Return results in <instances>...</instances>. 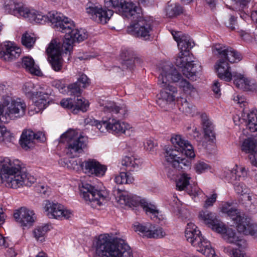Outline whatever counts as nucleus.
<instances>
[{
  "mask_svg": "<svg viewBox=\"0 0 257 257\" xmlns=\"http://www.w3.org/2000/svg\"><path fill=\"white\" fill-rule=\"evenodd\" d=\"M121 57L123 60L122 66L123 68L132 69L136 63L141 61V60L135 56L134 52L128 49L124 50L121 53Z\"/></svg>",
  "mask_w": 257,
  "mask_h": 257,
  "instance_id": "nucleus-36",
  "label": "nucleus"
},
{
  "mask_svg": "<svg viewBox=\"0 0 257 257\" xmlns=\"http://www.w3.org/2000/svg\"><path fill=\"white\" fill-rule=\"evenodd\" d=\"M103 106L102 110L105 113H110L113 114H118L121 110L118 106H117L114 102L107 101L101 104Z\"/></svg>",
  "mask_w": 257,
  "mask_h": 257,
  "instance_id": "nucleus-48",
  "label": "nucleus"
},
{
  "mask_svg": "<svg viewBox=\"0 0 257 257\" xmlns=\"http://www.w3.org/2000/svg\"><path fill=\"white\" fill-rule=\"evenodd\" d=\"M21 49L14 43L7 42L0 51V58L6 61H11L19 57Z\"/></svg>",
  "mask_w": 257,
  "mask_h": 257,
  "instance_id": "nucleus-29",
  "label": "nucleus"
},
{
  "mask_svg": "<svg viewBox=\"0 0 257 257\" xmlns=\"http://www.w3.org/2000/svg\"><path fill=\"white\" fill-rule=\"evenodd\" d=\"M220 84L218 80H215L212 86V90L216 95V97H219L220 93Z\"/></svg>",
  "mask_w": 257,
  "mask_h": 257,
  "instance_id": "nucleus-64",
  "label": "nucleus"
},
{
  "mask_svg": "<svg viewBox=\"0 0 257 257\" xmlns=\"http://www.w3.org/2000/svg\"><path fill=\"white\" fill-rule=\"evenodd\" d=\"M233 185L235 192L240 195L248 194L249 189L242 182H230Z\"/></svg>",
  "mask_w": 257,
  "mask_h": 257,
  "instance_id": "nucleus-52",
  "label": "nucleus"
},
{
  "mask_svg": "<svg viewBox=\"0 0 257 257\" xmlns=\"http://www.w3.org/2000/svg\"><path fill=\"white\" fill-rule=\"evenodd\" d=\"M21 168V163L19 160H11L8 157H0L1 172L5 177L19 173Z\"/></svg>",
  "mask_w": 257,
  "mask_h": 257,
  "instance_id": "nucleus-24",
  "label": "nucleus"
},
{
  "mask_svg": "<svg viewBox=\"0 0 257 257\" xmlns=\"http://www.w3.org/2000/svg\"><path fill=\"white\" fill-rule=\"evenodd\" d=\"M184 156L185 155L184 153L174 149L172 147H168L165 150L164 158L166 165L174 167L176 165L182 167L183 165L187 168H190V161L184 157Z\"/></svg>",
  "mask_w": 257,
  "mask_h": 257,
  "instance_id": "nucleus-17",
  "label": "nucleus"
},
{
  "mask_svg": "<svg viewBox=\"0 0 257 257\" xmlns=\"http://www.w3.org/2000/svg\"><path fill=\"white\" fill-rule=\"evenodd\" d=\"M79 189L80 195L93 208L100 206L108 195L105 190H98L87 183H82Z\"/></svg>",
  "mask_w": 257,
  "mask_h": 257,
  "instance_id": "nucleus-9",
  "label": "nucleus"
},
{
  "mask_svg": "<svg viewBox=\"0 0 257 257\" xmlns=\"http://www.w3.org/2000/svg\"><path fill=\"white\" fill-rule=\"evenodd\" d=\"M49 230V225L47 224L38 226L33 230L34 236L37 240L42 242L45 240L46 234Z\"/></svg>",
  "mask_w": 257,
  "mask_h": 257,
  "instance_id": "nucleus-46",
  "label": "nucleus"
},
{
  "mask_svg": "<svg viewBox=\"0 0 257 257\" xmlns=\"http://www.w3.org/2000/svg\"><path fill=\"white\" fill-rule=\"evenodd\" d=\"M250 0H234L231 9L236 11H243L248 5Z\"/></svg>",
  "mask_w": 257,
  "mask_h": 257,
  "instance_id": "nucleus-54",
  "label": "nucleus"
},
{
  "mask_svg": "<svg viewBox=\"0 0 257 257\" xmlns=\"http://www.w3.org/2000/svg\"><path fill=\"white\" fill-rule=\"evenodd\" d=\"M179 105V109L187 115H193L195 112V107L189 103L185 98H180L177 99Z\"/></svg>",
  "mask_w": 257,
  "mask_h": 257,
  "instance_id": "nucleus-44",
  "label": "nucleus"
},
{
  "mask_svg": "<svg viewBox=\"0 0 257 257\" xmlns=\"http://www.w3.org/2000/svg\"><path fill=\"white\" fill-rule=\"evenodd\" d=\"M115 182L118 184L132 183L134 178L130 173L127 172H120L114 179Z\"/></svg>",
  "mask_w": 257,
  "mask_h": 257,
  "instance_id": "nucleus-50",
  "label": "nucleus"
},
{
  "mask_svg": "<svg viewBox=\"0 0 257 257\" xmlns=\"http://www.w3.org/2000/svg\"><path fill=\"white\" fill-rule=\"evenodd\" d=\"M200 117L205 140L208 142H213L215 140L214 125L205 113H202Z\"/></svg>",
  "mask_w": 257,
  "mask_h": 257,
  "instance_id": "nucleus-33",
  "label": "nucleus"
},
{
  "mask_svg": "<svg viewBox=\"0 0 257 257\" xmlns=\"http://www.w3.org/2000/svg\"><path fill=\"white\" fill-rule=\"evenodd\" d=\"M241 150L246 153L257 152V138L248 137L245 139L241 143Z\"/></svg>",
  "mask_w": 257,
  "mask_h": 257,
  "instance_id": "nucleus-40",
  "label": "nucleus"
},
{
  "mask_svg": "<svg viewBox=\"0 0 257 257\" xmlns=\"http://www.w3.org/2000/svg\"><path fill=\"white\" fill-rule=\"evenodd\" d=\"M199 217L214 230L222 223L216 218L214 214L208 210L201 211L199 213Z\"/></svg>",
  "mask_w": 257,
  "mask_h": 257,
  "instance_id": "nucleus-38",
  "label": "nucleus"
},
{
  "mask_svg": "<svg viewBox=\"0 0 257 257\" xmlns=\"http://www.w3.org/2000/svg\"><path fill=\"white\" fill-rule=\"evenodd\" d=\"M60 142H67L66 154L70 157H77L86 147L87 139L78 135L74 130L70 129L62 135Z\"/></svg>",
  "mask_w": 257,
  "mask_h": 257,
  "instance_id": "nucleus-7",
  "label": "nucleus"
},
{
  "mask_svg": "<svg viewBox=\"0 0 257 257\" xmlns=\"http://www.w3.org/2000/svg\"><path fill=\"white\" fill-rule=\"evenodd\" d=\"M86 12L91 15L94 21L102 24H106L113 14L111 10H106L96 7H89L86 8Z\"/></svg>",
  "mask_w": 257,
  "mask_h": 257,
  "instance_id": "nucleus-26",
  "label": "nucleus"
},
{
  "mask_svg": "<svg viewBox=\"0 0 257 257\" xmlns=\"http://www.w3.org/2000/svg\"><path fill=\"white\" fill-rule=\"evenodd\" d=\"M6 185L8 187L17 189L23 185L30 186L36 179L35 177L25 172L19 171V173H14L5 176Z\"/></svg>",
  "mask_w": 257,
  "mask_h": 257,
  "instance_id": "nucleus-16",
  "label": "nucleus"
},
{
  "mask_svg": "<svg viewBox=\"0 0 257 257\" xmlns=\"http://www.w3.org/2000/svg\"><path fill=\"white\" fill-rule=\"evenodd\" d=\"M93 124L101 133H104L106 131L109 132L108 117L106 120H103L101 121L94 120Z\"/></svg>",
  "mask_w": 257,
  "mask_h": 257,
  "instance_id": "nucleus-59",
  "label": "nucleus"
},
{
  "mask_svg": "<svg viewBox=\"0 0 257 257\" xmlns=\"http://www.w3.org/2000/svg\"><path fill=\"white\" fill-rule=\"evenodd\" d=\"M12 138L10 133L7 131V128L4 125H0V143L10 142Z\"/></svg>",
  "mask_w": 257,
  "mask_h": 257,
  "instance_id": "nucleus-56",
  "label": "nucleus"
},
{
  "mask_svg": "<svg viewBox=\"0 0 257 257\" xmlns=\"http://www.w3.org/2000/svg\"><path fill=\"white\" fill-rule=\"evenodd\" d=\"M154 21L152 18L141 19L136 23L127 28V32L144 40H149L153 31Z\"/></svg>",
  "mask_w": 257,
  "mask_h": 257,
  "instance_id": "nucleus-14",
  "label": "nucleus"
},
{
  "mask_svg": "<svg viewBox=\"0 0 257 257\" xmlns=\"http://www.w3.org/2000/svg\"><path fill=\"white\" fill-rule=\"evenodd\" d=\"M171 141L174 149L184 153L185 156L187 157L192 158L195 157L192 146L181 136L179 135H173L171 138Z\"/></svg>",
  "mask_w": 257,
  "mask_h": 257,
  "instance_id": "nucleus-21",
  "label": "nucleus"
},
{
  "mask_svg": "<svg viewBox=\"0 0 257 257\" xmlns=\"http://www.w3.org/2000/svg\"><path fill=\"white\" fill-rule=\"evenodd\" d=\"M117 201L121 204L129 206L136 205L140 202L141 206L148 215H149L153 219L157 218L159 211L155 205L148 203L144 200H141L139 197L127 191H123L119 195Z\"/></svg>",
  "mask_w": 257,
  "mask_h": 257,
  "instance_id": "nucleus-10",
  "label": "nucleus"
},
{
  "mask_svg": "<svg viewBox=\"0 0 257 257\" xmlns=\"http://www.w3.org/2000/svg\"><path fill=\"white\" fill-rule=\"evenodd\" d=\"M37 191L45 196H49L51 193V188L45 184H39L36 186Z\"/></svg>",
  "mask_w": 257,
  "mask_h": 257,
  "instance_id": "nucleus-61",
  "label": "nucleus"
},
{
  "mask_svg": "<svg viewBox=\"0 0 257 257\" xmlns=\"http://www.w3.org/2000/svg\"><path fill=\"white\" fill-rule=\"evenodd\" d=\"M109 126V133L113 134H125L127 131L132 128L131 125L124 121L107 116Z\"/></svg>",
  "mask_w": 257,
  "mask_h": 257,
  "instance_id": "nucleus-31",
  "label": "nucleus"
},
{
  "mask_svg": "<svg viewBox=\"0 0 257 257\" xmlns=\"http://www.w3.org/2000/svg\"><path fill=\"white\" fill-rule=\"evenodd\" d=\"M166 10L167 15L169 17L176 16L182 12V8L179 4L172 3L171 2L168 3Z\"/></svg>",
  "mask_w": 257,
  "mask_h": 257,
  "instance_id": "nucleus-47",
  "label": "nucleus"
},
{
  "mask_svg": "<svg viewBox=\"0 0 257 257\" xmlns=\"http://www.w3.org/2000/svg\"><path fill=\"white\" fill-rule=\"evenodd\" d=\"M5 10L9 14L18 18H25L29 9L22 3H18L14 1H9L5 5Z\"/></svg>",
  "mask_w": 257,
  "mask_h": 257,
  "instance_id": "nucleus-32",
  "label": "nucleus"
},
{
  "mask_svg": "<svg viewBox=\"0 0 257 257\" xmlns=\"http://www.w3.org/2000/svg\"><path fill=\"white\" fill-rule=\"evenodd\" d=\"M172 35L174 39L177 42L180 51L189 52V50L194 46V42L188 35L176 31H172Z\"/></svg>",
  "mask_w": 257,
  "mask_h": 257,
  "instance_id": "nucleus-30",
  "label": "nucleus"
},
{
  "mask_svg": "<svg viewBox=\"0 0 257 257\" xmlns=\"http://www.w3.org/2000/svg\"><path fill=\"white\" fill-rule=\"evenodd\" d=\"M179 86L185 93L191 96L194 97L197 95L196 88L185 79H181L179 82Z\"/></svg>",
  "mask_w": 257,
  "mask_h": 257,
  "instance_id": "nucleus-45",
  "label": "nucleus"
},
{
  "mask_svg": "<svg viewBox=\"0 0 257 257\" xmlns=\"http://www.w3.org/2000/svg\"><path fill=\"white\" fill-rule=\"evenodd\" d=\"M140 161L134 156H125L121 161L122 166L126 167L127 171H133L139 168Z\"/></svg>",
  "mask_w": 257,
  "mask_h": 257,
  "instance_id": "nucleus-43",
  "label": "nucleus"
},
{
  "mask_svg": "<svg viewBox=\"0 0 257 257\" xmlns=\"http://www.w3.org/2000/svg\"><path fill=\"white\" fill-rule=\"evenodd\" d=\"M212 51L218 58L215 65L217 76L226 82L231 81L233 72H231L229 62L234 63L240 61L242 59L241 55L232 48L220 44L214 45Z\"/></svg>",
  "mask_w": 257,
  "mask_h": 257,
  "instance_id": "nucleus-2",
  "label": "nucleus"
},
{
  "mask_svg": "<svg viewBox=\"0 0 257 257\" xmlns=\"http://www.w3.org/2000/svg\"><path fill=\"white\" fill-rule=\"evenodd\" d=\"M82 166L85 173L97 177L103 176L107 169L105 166L101 164L97 160L91 159L83 162Z\"/></svg>",
  "mask_w": 257,
  "mask_h": 257,
  "instance_id": "nucleus-25",
  "label": "nucleus"
},
{
  "mask_svg": "<svg viewBox=\"0 0 257 257\" xmlns=\"http://www.w3.org/2000/svg\"><path fill=\"white\" fill-rule=\"evenodd\" d=\"M191 177L189 175L186 173H182L178 180L176 181V187L179 191L184 190L186 189L187 193L193 198L203 194V191L196 185L190 186L188 188L189 185V181Z\"/></svg>",
  "mask_w": 257,
  "mask_h": 257,
  "instance_id": "nucleus-23",
  "label": "nucleus"
},
{
  "mask_svg": "<svg viewBox=\"0 0 257 257\" xmlns=\"http://www.w3.org/2000/svg\"><path fill=\"white\" fill-rule=\"evenodd\" d=\"M56 28L58 31L65 34L62 45H63L66 52L72 50L75 42L83 41L88 37L85 30L76 29L73 21L65 16L57 24Z\"/></svg>",
  "mask_w": 257,
  "mask_h": 257,
  "instance_id": "nucleus-5",
  "label": "nucleus"
},
{
  "mask_svg": "<svg viewBox=\"0 0 257 257\" xmlns=\"http://www.w3.org/2000/svg\"><path fill=\"white\" fill-rule=\"evenodd\" d=\"M22 148L27 150L34 146L35 133L30 130L24 131L20 140Z\"/></svg>",
  "mask_w": 257,
  "mask_h": 257,
  "instance_id": "nucleus-37",
  "label": "nucleus"
},
{
  "mask_svg": "<svg viewBox=\"0 0 257 257\" xmlns=\"http://www.w3.org/2000/svg\"><path fill=\"white\" fill-rule=\"evenodd\" d=\"M182 77L171 63L164 64L160 70L158 84L163 90L157 103L163 110H167L169 105L176 100L177 89L172 83L179 82Z\"/></svg>",
  "mask_w": 257,
  "mask_h": 257,
  "instance_id": "nucleus-1",
  "label": "nucleus"
},
{
  "mask_svg": "<svg viewBox=\"0 0 257 257\" xmlns=\"http://www.w3.org/2000/svg\"><path fill=\"white\" fill-rule=\"evenodd\" d=\"M27 105L25 102L20 98L12 100L5 106L1 114L0 121L8 122L23 117L26 113Z\"/></svg>",
  "mask_w": 257,
  "mask_h": 257,
  "instance_id": "nucleus-11",
  "label": "nucleus"
},
{
  "mask_svg": "<svg viewBox=\"0 0 257 257\" xmlns=\"http://www.w3.org/2000/svg\"><path fill=\"white\" fill-rule=\"evenodd\" d=\"M71 51L66 52L63 45L56 40L50 42L46 52L48 56V60L52 69L55 71H60L62 67L63 60L61 57L62 52L67 54Z\"/></svg>",
  "mask_w": 257,
  "mask_h": 257,
  "instance_id": "nucleus-12",
  "label": "nucleus"
},
{
  "mask_svg": "<svg viewBox=\"0 0 257 257\" xmlns=\"http://www.w3.org/2000/svg\"><path fill=\"white\" fill-rule=\"evenodd\" d=\"M51 93V89L45 84H36L35 93L32 97L34 111L38 113L44 110L49 103V96Z\"/></svg>",
  "mask_w": 257,
  "mask_h": 257,
  "instance_id": "nucleus-15",
  "label": "nucleus"
},
{
  "mask_svg": "<svg viewBox=\"0 0 257 257\" xmlns=\"http://www.w3.org/2000/svg\"><path fill=\"white\" fill-rule=\"evenodd\" d=\"M104 5L107 8H112L122 16L130 18L139 14L140 8L132 2L125 0H104Z\"/></svg>",
  "mask_w": 257,
  "mask_h": 257,
  "instance_id": "nucleus-13",
  "label": "nucleus"
},
{
  "mask_svg": "<svg viewBox=\"0 0 257 257\" xmlns=\"http://www.w3.org/2000/svg\"><path fill=\"white\" fill-rule=\"evenodd\" d=\"M22 66L27 71L32 74L39 76L41 71L39 67L36 65L33 59L30 57H26L22 60Z\"/></svg>",
  "mask_w": 257,
  "mask_h": 257,
  "instance_id": "nucleus-39",
  "label": "nucleus"
},
{
  "mask_svg": "<svg viewBox=\"0 0 257 257\" xmlns=\"http://www.w3.org/2000/svg\"><path fill=\"white\" fill-rule=\"evenodd\" d=\"M90 84V80L84 74H81L77 82L68 86L70 94L78 96L81 93V88H85Z\"/></svg>",
  "mask_w": 257,
  "mask_h": 257,
  "instance_id": "nucleus-34",
  "label": "nucleus"
},
{
  "mask_svg": "<svg viewBox=\"0 0 257 257\" xmlns=\"http://www.w3.org/2000/svg\"><path fill=\"white\" fill-rule=\"evenodd\" d=\"M36 41V38L31 34L26 33L22 37V43L24 46L28 48H31Z\"/></svg>",
  "mask_w": 257,
  "mask_h": 257,
  "instance_id": "nucleus-55",
  "label": "nucleus"
},
{
  "mask_svg": "<svg viewBox=\"0 0 257 257\" xmlns=\"http://www.w3.org/2000/svg\"><path fill=\"white\" fill-rule=\"evenodd\" d=\"M70 159H64L61 161V164L63 166L69 169L78 171L80 168L82 169V162L79 159L75 158V157H70Z\"/></svg>",
  "mask_w": 257,
  "mask_h": 257,
  "instance_id": "nucleus-42",
  "label": "nucleus"
},
{
  "mask_svg": "<svg viewBox=\"0 0 257 257\" xmlns=\"http://www.w3.org/2000/svg\"><path fill=\"white\" fill-rule=\"evenodd\" d=\"M175 63L177 67L181 68L183 74L191 80L194 79L201 71V65L194 63L188 51H180L175 59Z\"/></svg>",
  "mask_w": 257,
  "mask_h": 257,
  "instance_id": "nucleus-8",
  "label": "nucleus"
},
{
  "mask_svg": "<svg viewBox=\"0 0 257 257\" xmlns=\"http://www.w3.org/2000/svg\"><path fill=\"white\" fill-rule=\"evenodd\" d=\"M74 101V107L73 110L74 113H76L77 111L80 110L83 112H85L89 106L88 100L82 98H77L76 100Z\"/></svg>",
  "mask_w": 257,
  "mask_h": 257,
  "instance_id": "nucleus-51",
  "label": "nucleus"
},
{
  "mask_svg": "<svg viewBox=\"0 0 257 257\" xmlns=\"http://www.w3.org/2000/svg\"><path fill=\"white\" fill-rule=\"evenodd\" d=\"M25 18H28L31 22L43 24L47 22L48 17H47V15H43L41 12L29 9V12H27Z\"/></svg>",
  "mask_w": 257,
  "mask_h": 257,
  "instance_id": "nucleus-41",
  "label": "nucleus"
},
{
  "mask_svg": "<svg viewBox=\"0 0 257 257\" xmlns=\"http://www.w3.org/2000/svg\"><path fill=\"white\" fill-rule=\"evenodd\" d=\"M242 120L245 123L246 128L252 133H257V110H252L249 112H243Z\"/></svg>",
  "mask_w": 257,
  "mask_h": 257,
  "instance_id": "nucleus-35",
  "label": "nucleus"
},
{
  "mask_svg": "<svg viewBox=\"0 0 257 257\" xmlns=\"http://www.w3.org/2000/svg\"><path fill=\"white\" fill-rule=\"evenodd\" d=\"M14 217L16 221L23 227L32 226L36 219L33 210L24 207L16 210L14 213Z\"/></svg>",
  "mask_w": 257,
  "mask_h": 257,
  "instance_id": "nucleus-22",
  "label": "nucleus"
},
{
  "mask_svg": "<svg viewBox=\"0 0 257 257\" xmlns=\"http://www.w3.org/2000/svg\"><path fill=\"white\" fill-rule=\"evenodd\" d=\"M36 84L32 82H26L23 87V89L26 95L32 99L33 95L35 93Z\"/></svg>",
  "mask_w": 257,
  "mask_h": 257,
  "instance_id": "nucleus-57",
  "label": "nucleus"
},
{
  "mask_svg": "<svg viewBox=\"0 0 257 257\" xmlns=\"http://www.w3.org/2000/svg\"><path fill=\"white\" fill-rule=\"evenodd\" d=\"M233 84L236 87L245 91H253L257 89V84L246 78L243 74L233 72L232 75Z\"/></svg>",
  "mask_w": 257,
  "mask_h": 257,
  "instance_id": "nucleus-28",
  "label": "nucleus"
},
{
  "mask_svg": "<svg viewBox=\"0 0 257 257\" xmlns=\"http://www.w3.org/2000/svg\"><path fill=\"white\" fill-rule=\"evenodd\" d=\"M194 169L198 174H201L210 169L211 167L207 163L199 161L195 164Z\"/></svg>",
  "mask_w": 257,
  "mask_h": 257,
  "instance_id": "nucleus-58",
  "label": "nucleus"
},
{
  "mask_svg": "<svg viewBox=\"0 0 257 257\" xmlns=\"http://www.w3.org/2000/svg\"><path fill=\"white\" fill-rule=\"evenodd\" d=\"M60 104L64 108L74 109V101L71 98L63 99L60 102Z\"/></svg>",
  "mask_w": 257,
  "mask_h": 257,
  "instance_id": "nucleus-63",
  "label": "nucleus"
},
{
  "mask_svg": "<svg viewBox=\"0 0 257 257\" xmlns=\"http://www.w3.org/2000/svg\"><path fill=\"white\" fill-rule=\"evenodd\" d=\"M247 172L244 167L236 165L231 170L225 171L223 176L229 182H240L246 177Z\"/></svg>",
  "mask_w": 257,
  "mask_h": 257,
  "instance_id": "nucleus-27",
  "label": "nucleus"
},
{
  "mask_svg": "<svg viewBox=\"0 0 257 257\" xmlns=\"http://www.w3.org/2000/svg\"><path fill=\"white\" fill-rule=\"evenodd\" d=\"M187 167H184L182 165V167L179 166V165H176V166H171L170 165H167L166 167V172L168 178L171 180H176L178 175V172L180 170L185 169Z\"/></svg>",
  "mask_w": 257,
  "mask_h": 257,
  "instance_id": "nucleus-49",
  "label": "nucleus"
},
{
  "mask_svg": "<svg viewBox=\"0 0 257 257\" xmlns=\"http://www.w3.org/2000/svg\"><path fill=\"white\" fill-rule=\"evenodd\" d=\"M53 85L57 88L62 93H65L66 92L70 93V91L68 89V87H66V84L63 80H56L54 81L53 82Z\"/></svg>",
  "mask_w": 257,
  "mask_h": 257,
  "instance_id": "nucleus-60",
  "label": "nucleus"
},
{
  "mask_svg": "<svg viewBox=\"0 0 257 257\" xmlns=\"http://www.w3.org/2000/svg\"><path fill=\"white\" fill-rule=\"evenodd\" d=\"M236 23V18L232 16H230V17L224 22L225 26L231 30H235Z\"/></svg>",
  "mask_w": 257,
  "mask_h": 257,
  "instance_id": "nucleus-62",
  "label": "nucleus"
},
{
  "mask_svg": "<svg viewBox=\"0 0 257 257\" xmlns=\"http://www.w3.org/2000/svg\"><path fill=\"white\" fill-rule=\"evenodd\" d=\"M185 237L197 251L206 257H217L210 241L202 236L201 231L193 223L189 222L187 224Z\"/></svg>",
  "mask_w": 257,
  "mask_h": 257,
  "instance_id": "nucleus-6",
  "label": "nucleus"
},
{
  "mask_svg": "<svg viewBox=\"0 0 257 257\" xmlns=\"http://www.w3.org/2000/svg\"><path fill=\"white\" fill-rule=\"evenodd\" d=\"M215 231L221 234L223 239L226 242L235 244L240 248L247 247L246 241L237 236L234 229L231 228H226L222 222L220 224L219 226L217 227Z\"/></svg>",
  "mask_w": 257,
  "mask_h": 257,
  "instance_id": "nucleus-18",
  "label": "nucleus"
},
{
  "mask_svg": "<svg viewBox=\"0 0 257 257\" xmlns=\"http://www.w3.org/2000/svg\"><path fill=\"white\" fill-rule=\"evenodd\" d=\"M47 216L50 218L68 219L73 216L72 211L64 208L61 204L47 201L45 206Z\"/></svg>",
  "mask_w": 257,
  "mask_h": 257,
  "instance_id": "nucleus-19",
  "label": "nucleus"
},
{
  "mask_svg": "<svg viewBox=\"0 0 257 257\" xmlns=\"http://www.w3.org/2000/svg\"><path fill=\"white\" fill-rule=\"evenodd\" d=\"M47 17H48L47 22H49L54 24V26L56 28L57 24L62 20L64 16L61 13L53 11L49 12L47 15Z\"/></svg>",
  "mask_w": 257,
  "mask_h": 257,
  "instance_id": "nucleus-53",
  "label": "nucleus"
},
{
  "mask_svg": "<svg viewBox=\"0 0 257 257\" xmlns=\"http://www.w3.org/2000/svg\"><path fill=\"white\" fill-rule=\"evenodd\" d=\"M98 257H133L132 250L124 240L111 241L107 234L100 235L95 244Z\"/></svg>",
  "mask_w": 257,
  "mask_h": 257,
  "instance_id": "nucleus-3",
  "label": "nucleus"
},
{
  "mask_svg": "<svg viewBox=\"0 0 257 257\" xmlns=\"http://www.w3.org/2000/svg\"><path fill=\"white\" fill-rule=\"evenodd\" d=\"M134 230L138 231L141 235L150 238H161L166 235V233L162 228L155 227L150 223L143 225L137 223L134 225Z\"/></svg>",
  "mask_w": 257,
  "mask_h": 257,
  "instance_id": "nucleus-20",
  "label": "nucleus"
},
{
  "mask_svg": "<svg viewBox=\"0 0 257 257\" xmlns=\"http://www.w3.org/2000/svg\"><path fill=\"white\" fill-rule=\"evenodd\" d=\"M221 212L226 214L233 221L239 232L257 237V224L252 223L251 219L233 206L232 203H224Z\"/></svg>",
  "mask_w": 257,
  "mask_h": 257,
  "instance_id": "nucleus-4",
  "label": "nucleus"
}]
</instances>
